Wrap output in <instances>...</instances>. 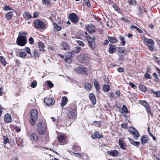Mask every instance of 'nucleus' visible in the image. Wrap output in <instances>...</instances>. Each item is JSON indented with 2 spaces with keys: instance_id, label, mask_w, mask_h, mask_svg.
I'll list each match as a JSON object with an SVG mask.
<instances>
[{
  "instance_id": "1",
  "label": "nucleus",
  "mask_w": 160,
  "mask_h": 160,
  "mask_svg": "<svg viewBox=\"0 0 160 160\" xmlns=\"http://www.w3.org/2000/svg\"><path fill=\"white\" fill-rule=\"evenodd\" d=\"M27 42L26 34L24 32H19V36L17 39V44L20 46H24Z\"/></svg>"
},
{
  "instance_id": "2",
  "label": "nucleus",
  "mask_w": 160,
  "mask_h": 160,
  "mask_svg": "<svg viewBox=\"0 0 160 160\" xmlns=\"http://www.w3.org/2000/svg\"><path fill=\"white\" fill-rule=\"evenodd\" d=\"M38 117V112L37 110L35 109L32 110L31 111V119L29 122L32 125L34 126L35 125Z\"/></svg>"
},
{
  "instance_id": "3",
  "label": "nucleus",
  "mask_w": 160,
  "mask_h": 160,
  "mask_svg": "<svg viewBox=\"0 0 160 160\" xmlns=\"http://www.w3.org/2000/svg\"><path fill=\"white\" fill-rule=\"evenodd\" d=\"M145 44L147 45L148 46L149 49L151 51L153 50V45L154 44V41L152 39H148L144 38L143 39Z\"/></svg>"
},
{
  "instance_id": "4",
  "label": "nucleus",
  "mask_w": 160,
  "mask_h": 160,
  "mask_svg": "<svg viewBox=\"0 0 160 160\" xmlns=\"http://www.w3.org/2000/svg\"><path fill=\"white\" fill-rule=\"evenodd\" d=\"M86 40L88 42L89 46L92 50H93L95 47V43L94 42L95 40V37H91L88 35L86 37Z\"/></svg>"
},
{
  "instance_id": "5",
  "label": "nucleus",
  "mask_w": 160,
  "mask_h": 160,
  "mask_svg": "<svg viewBox=\"0 0 160 160\" xmlns=\"http://www.w3.org/2000/svg\"><path fill=\"white\" fill-rule=\"evenodd\" d=\"M34 24L35 27L37 29H43L46 27L44 22L38 19H37L34 21Z\"/></svg>"
},
{
  "instance_id": "6",
  "label": "nucleus",
  "mask_w": 160,
  "mask_h": 160,
  "mask_svg": "<svg viewBox=\"0 0 160 160\" xmlns=\"http://www.w3.org/2000/svg\"><path fill=\"white\" fill-rule=\"evenodd\" d=\"M58 143L61 145L66 144L68 142L66 137L63 135H58Z\"/></svg>"
},
{
  "instance_id": "7",
  "label": "nucleus",
  "mask_w": 160,
  "mask_h": 160,
  "mask_svg": "<svg viewBox=\"0 0 160 160\" xmlns=\"http://www.w3.org/2000/svg\"><path fill=\"white\" fill-rule=\"evenodd\" d=\"M76 72L78 74H86L87 73L88 70L87 68L78 67L75 69Z\"/></svg>"
},
{
  "instance_id": "8",
  "label": "nucleus",
  "mask_w": 160,
  "mask_h": 160,
  "mask_svg": "<svg viewBox=\"0 0 160 160\" xmlns=\"http://www.w3.org/2000/svg\"><path fill=\"white\" fill-rule=\"evenodd\" d=\"M69 18L72 22L77 23L78 21V17L74 13H71L69 15Z\"/></svg>"
},
{
  "instance_id": "9",
  "label": "nucleus",
  "mask_w": 160,
  "mask_h": 160,
  "mask_svg": "<svg viewBox=\"0 0 160 160\" xmlns=\"http://www.w3.org/2000/svg\"><path fill=\"white\" fill-rule=\"evenodd\" d=\"M86 30L89 33L95 32V27L92 24H88L86 25L85 27Z\"/></svg>"
},
{
  "instance_id": "10",
  "label": "nucleus",
  "mask_w": 160,
  "mask_h": 160,
  "mask_svg": "<svg viewBox=\"0 0 160 160\" xmlns=\"http://www.w3.org/2000/svg\"><path fill=\"white\" fill-rule=\"evenodd\" d=\"M44 103L47 106H49L54 104V100L50 98H46L44 100Z\"/></svg>"
},
{
  "instance_id": "11",
  "label": "nucleus",
  "mask_w": 160,
  "mask_h": 160,
  "mask_svg": "<svg viewBox=\"0 0 160 160\" xmlns=\"http://www.w3.org/2000/svg\"><path fill=\"white\" fill-rule=\"evenodd\" d=\"M67 116L70 119H74L76 118V116L75 114V110H71L68 113Z\"/></svg>"
},
{
  "instance_id": "12",
  "label": "nucleus",
  "mask_w": 160,
  "mask_h": 160,
  "mask_svg": "<svg viewBox=\"0 0 160 160\" xmlns=\"http://www.w3.org/2000/svg\"><path fill=\"white\" fill-rule=\"evenodd\" d=\"M119 144L120 147L123 150L126 149V145L122 139H119Z\"/></svg>"
},
{
  "instance_id": "13",
  "label": "nucleus",
  "mask_w": 160,
  "mask_h": 160,
  "mask_svg": "<svg viewBox=\"0 0 160 160\" xmlns=\"http://www.w3.org/2000/svg\"><path fill=\"white\" fill-rule=\"evenodd\" d=\"M107 153L108 154L114 157H117L118 155V152L116 150L108 151Z\"/></svg>"
},
{
  "instance_id": "14",
  "label": "nucleus",
  "mask_w": 160,
  "mask_h": 160,
  "mask_svg": "<svg viewBox=\"0 0 160 160\" xmlns=\"http://www.w3.org/2000/svg\"><path fill=\"white\" fill-rule=\"evenodd\" d=\"M61 49L64 50H68L69 48V46L68 43L66 42H63L60 45Z\"/></svg>"
},
{
  "instance_id": "15",
  "label": "nucleus",
  "mask_w": 160,
  "mask_h": 160,
  "mask_svg": "<svg viewBox=\"0 0 160 160\" xmlns=\"http://www.w3.org/2000/svg\"><path fill=\"white\" fill-rule=\"evenodd\" d=\"M109 52L111 54H113L116 51V46L114 45H112L111 44H109Z\"/></svg>"
},
{
  "instance_id": "16",
  "label": "nucleus",
  "mask_w": 160,
  "mask_h": 160,
  "mask_svg": "<svg viewBox=\"0 0 160 160\" xmlns=\"http://www.w3.org/2000/svg\"><path fill=\"white\" fill-rule=\"evenodd\" d=\"M37 126L38 128L39 129H46L47 128V125L44 122H39L37 124Z\"/></svg>"
},
{
  "instance_id": "17",
  "label": "nucleus",
  "mask_w": 160,
  "mask_h": 160,
  "mask_svg": "<svg viewBox=\"0 0 160 160\" xmlns=\"http://www.w3.org/2000/svg\"><path fill=\"white\" fill-rule=\"evenodd\" d=\"M23 16L24 18L27 20H29L32 18V16L29 12L27 11H25L23 13Z\"/></svg>"
},
{
  "instance_id": "18",
  "label": "nucleus",
  "mask_w": 160,
  "mask_h": 160,
  "mask_svg": "<svg viewBox=\"0 0 160 160\" xmlns=\"http://www.w3.org/2000/svg\"><path fill=\"white\" fill-rule=\"evenodd\" d=\"M4 120L7 122H10L12 121L10 114H7L4 116Z\"/></svg>"
},
{
  "instance_id": "19",
  "label": "nucleus",
  "mask_w": 160,
  "mask_h": 160,
  "mask_svg": "<svg viewBox=\"0 0 160 160\" xmlns=\"http://www.w3.org/2000/svg\"><path fill=\"white\" fill-rule=\"evenodd\" d=\"M89 99L92 101V104L93 105L95 104L96 103V100L94 95L93 94L91 93L89 94Z\"/></svg>"
},
{
  "instance_id": "20",
  "label": "nucleus",
  "mask_w": 160,
  "mask_h": 160,
  "mask_svg": "<svg viewBox=\"0 0 160 160\" xmlns=\"http://www.w3.org/2000/svg\"><path fill=\"white\" fill-rule=\"evenodd\" d=\"M148 137L146 135H143L142 136L141 139V141L142 143L144 144L147 143L148 140Z\"/></svg>"
},
{
  "instance_id": "21",
  "label": "nucleus",
  "mask_w": 160,
  "mask_h": 160,
  "mask_svg": "<svg viewBox=\"0 0 160 160\" xmlns=\"http://www.w3.org/2000/svg\"><path fill=\"white\" fill-rule=\"evenodd\" d=\"M30 138L31 140H33L35 141H37L39 140L38 136L34 133L31 134L30 136Z\"/></svg>"
},
{
  "instance_id": "22",
  "label": "nucleus",
  "mask_w": 160,
  "mask_h": 160,
  "mask_svg": "<svg viewBox=\"0 0 160 160\" xmlns=\"http://www.w3.org/2000/svg\"><path fill=\"white\" fill-rule=\"evenodd\" d=\"M92 137L93 138H100L102 137V136L100 135L98 132H96L92 135Z\"/></svg>"
},
{
  "instance_id": "23",
  "label": "nucleus",
  "mask_w": 160,
  "mask_h": 160,
  "mask_svg": "<svg viewBox=\"0 0 160 160\" xmlns=\"http://www.w3.org/2000/svg\"><path fill=\"white\" fill-rule=\"evenodd\" d=\"M131 133L134 135L135 137L134 138L135 140H137L140 135V134L136 129L135 130V131H134Z\"/></svg>"
},
{
  "instance_id": "24",
  "label": "nucleus",
  "mask_w": 160,
  "mask_h": 160,
  "mask_svg": "<svg viewBox=\"0 0 160 160\" xmlns=\"http://www.w3.org/2000/svg\"><path fill=\"white\" fill-rule=\"evenodd\" d=\"M68 99L66 97H64L63 98L62 102L61 103V105L62 107H63L65 105L67 102H68Z\"/></svg>"
},
{
  "instance_id": "25",
  "label": "nucleus",
  "mask_w": 160,
  "mask_h": 160,
  "mask_svg": "<svg viewBox=\"0 0 160 160\" xmlns=\"http://www.w3.org/2000/svg\"><path fill=\"white\" fill-rule=\"evenodd\" d=\"M108 40L112 43H114L117 42V40L116 38L114 37H108Z\"/></svg>"
},
{
  "instance_id": "26",
  "label": "nucleus",
  "mask_w": 160,
  "mask_h": 160,
  "mask_svg": "<svg viewBox=\"0 0 160 160\" xmlns=\"http://www.w3.org/2000/svg\"><path fill=\"white\" fill-rule=\"evenodd\" d=\"M139 88L141 91L145 92L147 91V88L142 84H140L139 86Z\"/></svg>"
},
{
  "instance_id": "27",
  "label": "nucleus",
  "mask_w": 160,
  "mask_h": 160,
  "mask_svg": "<svg viewBox=\"0 0 160 160\" xmlns=\"http://www.w3.org/2000/svg\"><path fill=\"white\" fill-rule=\"evenodd\" d=\"M0 61L1 62L2 65L4 66H5L6 65L7 62L6 60L2 56H0Z\"/></svg>"
},
{
  "instance_id": "28",
  "label": "nucleus",
  "mask_w": 160,
  "mask_h": 160,
  "mask_svg": "<svg viewBox=\"0 0 160 160\" xmlns=\"http://www.w3.org/2000/svg\"><path fill=\"white\" fill-rule=\"evenodd\" d=\"M79 58L83 62L85 61L88 59V58L85 54H82L79 56Z\"/></svg>"
},
{
  "instance_id": "29",
  "label": "nucleus",
  "mask_w": 160,
  "mask_h": 160,
  "mask_svg": "<svg viewBox=\"0 0 160 160\" xmlns=\"http://www.w3.org/2000/svg\"><path fill=\"white\" fill-rule=\"evenodd\" d=\"M42 3L45 4L47 7H50L52 5L51 2L49 0H42Z\"/></svg>"
},
{
  "instance_id": "30",
  "label": "nucleus",
  "mask_w": 160,
  "mask_h": 160,
  "mask_svg": "<svg viewBox=\"0 0 160 160\" xmlns=\"http://www.w3.org/2000/svg\"><path fill=\"white\" fill-rule=\"evenodd\" d=\"M38 44L39 50L41 51H44V43L41 42H38Z\"/></svg>"
},
{
  "instance_id": "31",
  "label": "nucleus",
  "mask_w": 160,
  "mask_h": 160,
  "mask_svg": "<svg viewBox=\"0 0 160 160\" xmlns=\"http://www.w3.org/2000/svg\"><path fill=\"white\" fill-rule=\"evenodd\" d=\"M65 56L66 58H71L73 57L74 55L72 52H68L65 53Z\"/></svg>"
},
{
  "instance_id": "32",
  "label": "nucleus",
  "mask_w": 160,
  "mask_h": 160,
  "mask_svg": "<svg viewBox=\"0 0 160 160\" xmlns=\"http://www.w3.org/2000/svg\"><path fill=\"white\" fill-rule=\"evenodd\" d=\"M72 148L74 151H78L80 149V147L76 144H74L72 146Z\"/></svg>"
},
{
  "instance_id": "33",
  "label": "nucleus",
  "mask_w": 160,
  "mask_h": 160,
  "mask_svg": "<svg viewBox=\"0 0 160 160\" xmlns=\"http://www.w3.org/2000/svg\"><path fill=\"white\" fill-rule=\"evenodd\" d=\"M103 88L104 91L108 92L110 89V86L109 85H104Z\"/></svg>"
},
{
  "instance_id": "34",
  "label": "nucleus",
  "mask_w": 160,
  "mask_h": 160,
  "mask_svg": "<svg viewBox=\"0 0 160 160\" xmlns=\"http://www.w3.org/2000/svg\"><path fill=\"white\" fill-rule=\"evenodd\" d=\"M46 84L51 88L54 86V84L50 81H47L46 82Z\"/></svg>"
},
{
  "instance_id": "35",
  "label": "nucleus",
  "mask_w": 160,
  "mask_h": 160,
  "mask_svg": "<svg viewBox=\"0 0 160 160\" xmlns=\"http://www.w3.org/2000/svg\"><path fill=\"white\" fill-rule=\"evenodd\" d=\"M19 56L22 58H25L27 55V54L24 52H20L18 54Z\"/></svg>"
},
{
  "instance_id": "36",
  "label": "nucleus",
  "mask_w": 160,
  "mask_h": 160,
  "mask_svg": "<svg viewBox=\"0 0 160 160\" xmlns=\"http://www.w3.org/2000/svg\"><path fill=\"white\" fill-rule=\"evenodd\" d=\"M119 39L121 42V44L122 46H124L126 43V42L123 37L120 36L119 37Z\"/></svg>"
},
{
  "instance_id": "37",
  "label": "nucleus",
  "mask_w": 160,
  "mask_h": 160,
  "mask_svg": "<svg viewBox=\"0 0 160 160\" xmlns=\"http://www.w3.org/2000/svg\"><path fill=\"white\" fill-rule=\"evenodd\" d=\"M81 158L84 160H88V156L86 154L81 153Z\"/></svg>"
},
{
  "instance_id": "38",
  "label": "nucleus",
  "mask_w": 160,
  "mask_h": 160,
  "mask_svg": "<svg viewBox=\"0 0 160 160\" xmlns=\"http://www.w3.org/2000/svg\"><path fill=\"white\" fill-rule=\"evenodd\" d=\"M92 87L91 84L89 83H87L85 84V89L88 91L90 90Z\"/></svg>"
},
{
  "instance_id": "39",
  "label": "nucleus",
  "mask_w": 160,
  "mask_h": 160,
  "mask_svg": "<svg viewBox=\"0 0 160 160\" xmlns=\"http://www.w3.org/2000/svg\"><path fill=\"white\" fill-rule=\"evenodd\" d=\"M122 108L121 109L122 111L121 112L122 113H128V109L126 106L123 105L122 107Z\"/></svg>"
},
{
  "instance_id": "40",
  "label": "nucleus",
  "mask_w": 160,
  "mask_h": 160,
  "mask_svg": "<svg viewBox=\"0 0 160 160\" xmlns=\"http://www.w3.org/2000/svg\"><path fill=\"white\" fill-rule=\"evenodd\" d=\"M151 92L154 93L157 97H160V91H155L153 89H151Z\"/></svg>"
},
{
  "instance_id": "41",
  "label": "nucleus",
  "mask_w": 160,
  "mask_h": 160,
  "mask_svg": "<svg viewBox=\"0 0 160 160\" xmlns=\"http://www.w3.org/2000/svg\"><path fill=\"white\" fill-rule=\"evenodd\" d=\"M131 29L134 28L136 29L137 30V31H138L140 33H142L143 32L142 31L141 29H139L135 26L133 25L131 26Z\"/></svg>"
},
{
  "instance_id": "42",
  "label": "nucleus",
  "mask_w": 160,
  "mask_h": 160,
  "mask_svg": "<svg viewBox=\"0 0 160 160\" xmlns=\"http://www.w3.org/2000/svg\"><path fill=\"white\" fill-rule=\"evenodd\" d=\"M16 142L18 143V144L19 143L20 144H21L23 142V140L20 137H18L16 138Z\"/></svg>"
},
{
  "instance_id": "43",
  "label": "nucleus",
  "mask_w": 160,
  "mask_h": 160,
  "mask_svg": "<svg viewBox=\"0 0 160 160\" xmlns=\"http://www.w3.org/2000/svg\"><path fill=\"white\" fill-rule=\"evenodd\" d=\"M139 102L140 104L143 106L145 108L148 105L145 101L140 100L139 101Z\"/></svg>"
},
{
  "instance_id": "44",
  "label": "nucleus",
  "mask_w": 160,
  "mask_h": 160,
  "mask_svg": "<svg viewBox=\"0 0 160 160\" xmlns=\"http://www.w3.org/2000/svg\"><path fill=\"white\" fill-rule=\"evenodd\" d=\"M118 52L122 54V56H123L124 54H125V50L124 48H119V49Z\"/></svg>"
},
{
  "instance_id": "45",
  "label": "nucleus",
  "mask_w": 160,
  "mask_h": 160,
  "mask_svg": "<svg viewBox=\"0 0 160 160\" xmlns=\"http://www.w3.org/2000/svg\"><path fill=\"white\" fill-rule=\"evenodd\" d=\"M12 11L9 12L6 15V17L8 19H10L12 16Z\"/></svg>"
},
{
  "instance_id": "46",
  "label": "nucleus",
  "mask_w": 160,
  "mask_h": 160,
  "mask_svg": "<svg viewBox=\"0 0 160 160\" xmlns=\"http://www.w3.org/2000/svg\"><path fill=\"white\" fill-rule=\"evenodd\" d=\"M54 26L55 29L58 31H60L61 29V27L58 25L56 23L54 24Z\"/></svg>"
},
{
  "instance_id": "47",
  "label": "nucleus",
  "mask_w": 160,
  "mask_h": 160,
  "mask_svg": "<svg viewBox=\"0 0 160 160\" xmlns=\"http://www.w3.org/2000/svg\"><path fill=\"white\" fill-rule=\"evenodd\" d=\"M94 84L95 88L97 89H98L99 88V85L98 82L96 81L95 80L94 82Z\"/></svg>"
},
{
  "instance_id": "48",
  "label": "nucleus",
  "mask_w": 160,
  "mask_h": 160,
  "mask_svg": "<svg viewBox=\"0 0 160 160\" xmlns=\"http://www.w3.org/2000/svg\"><path fill=\"white\" fill-rule=\"evenodd\" d=\"M138 9L140 14L143 13L144 12H146V11L145 9L143 8H142L141 7H139Z\"/></svg>"
},
{
  "instance_id": "49",
  "label": "nucleus",
  "mask_w": 160,
  "mask_h": 160,
  "mask_svg": "<svg viewBox=\"0 0 160 160\" xmlns=\"http://www.w3.org/2000/svg\"><path fill=\"white\" fill-rule=\"evenodd\" d=\"M45 129H43L42 128L41 129H38V133L39 134L41 135H43L44 134V132Z\"/></svg>"
},
{
  "instance_id": "50",
  "label": "nucleus",
  "mask_w": 160,
  "mask_h": 160,
  "mask_svg": "<svg viewBox=\"0 0 160 160\" xmlns=\"http://www.w3.org/2000/svg\"><path fill=\"white\" fill-rule=\"evenodd\" d=\"M37 85V82L36 81L34 80L31 83V86L32 88H35Z\"/></svg>"
},
{
  "instance_id": "51",
  "label": "nucleus",
  "mask_w": 160,
  "mask_h": 160,
  "mask_svg": "<svg viewBox=\"0 0 160 160\" xmlns=\"http://www.w3.org/2000/svg\"><path fill=\"white\" fill-rule=\"evenodd\" d=\"M145 108L146 110L148 113H149L150 114H152V112L151 111V109L148 105Z\"/></svg>"
},
{
  "instance_id": "52",
  "label": "nucleus",
  "mask_w": 160,
  "mask_h": 160,
  "mask_svg": "<svg viewBox=\"0 0 160 160\" xmlns=\"http://www.w3.org/2000/svg\"><path fill=\"white\" fill-rule=\"evenodd\" d=\"M76 42L79 45L82 47L84 46V43L82 41L80 40H77Z\"/></svg>"
},
{
  "instance_id": "53",
  "label": "nucleus",
  "mask_w": 160,
  "mask_h": 160,
  "mask_svg": "<svg viewBox=\"0 0 160 160\" xmlns=\"http://www.w3.org/2000/svg\"><path fill=\"white\" fill-rule=\"evenodd\" d=\"M65 61L68 63H70L72 62V60L71 58H66L65 59Z\"/></svg>"
},
{
  "instance_id": "54",
  "label": "nucleus",
  "mask_w": 160,
  "mask_h": 160,
  "mask_svg": "<svg viewBox=\"0 0 160 160\" xmlns=\"http://www.w3.org/2000/svg\"><path fill=\"white\" fill-rule=\"evenodd\" d=\"M136 129H135L133 127H130L128 129V131L130 133H132L134 131H135V130Z\"/></svg>"
},
{
  "instance_id": "55",
  "label": "nucleus",
  "mask_w": 160,
  "mask_h": 160,
  "mask_svg": "<svg viewBox=\"0 0 160 160\" xmlns=\"http://www.w3.org/2000/svg\"><path fill=\"white\" fill-rule=\"evenodd\" d=\"M3 139L4 141V143L6 144L9 142V140L8 138L5 136L3 137Z\"/></svg>"
},
{
  "instance_id": "56",
  "label": "nucleus",
  "mask_w": 160,
  "mask_h": 160,
  "mask_svg": "<svg viewBox=\"0 0 160 160\" xmlns=\"http://www.w3.org/2000/svg\"><path fill=\"white\" fill-rule=\"evenodd\" d=\"M3 8L5 10H9L11 9L8 6L6 5H5L3 7Z\"/></svg>"
},
{
  "instance_id": "57",
  "label": "nucleus",
  "mask_w": 160,
  "mask_h": 160,
  "mask_svg": "<svg viewBox=\"0 0 160 160\" xmlns=\"http://www.w3.org/2000/svg\"><path fill=\"white\" fill-rule=\"evenodd\" d=\"M25 50L26 52L29 54H31V51L30 48L28 47H26Z\"/></svg>"
},
{
  "instance_id": "58",
  "label": "nucleus",
  "mask_w": 160,
  "mask_h": 160,
  "mask_svg": "<svg viewBox=\"0 0 160 160\" xmlns=\"http://www.w3.org/2000/svg\"><path fill=\"white\" fill-rule=\"evenodd\" d=\"M81 48L79 47H77L75 48V49L76 50V52L77 53H79L80 52V50H81Z\"/></svg>"
},
{
  "instance_id": "59",
  "label": "nucleus",
  "mask_w": 160,
  "mask_h": 160,
  "mask_svg": "<svg viewBox=\"0 0 160 160\" xmlns=\"http://www.w3.org/2000/svg\"><path fill=\"white\" fill-rule=\"evenodd\" d=\"M153 59L155 60V61L159 65H160V60H158L157 58L155 56L153 57Z\"/></svg>"
},
{
  "instance_id": "60",
  "label": "nucleus",
  "mask_w": 160,
  "mask_h": 160,
  "mask_svg": "<svg viewBox=\"0 0 160 160\" xmlns=\"http://www.w3.org/2000/svg\"><path fill=\"white\" fill-rule=\"evenodd\" d=\"M29 43L31 44H32L34 43V40L32 37L29 38Z\"/></svg>"
},
{
  "instance_id": "61",
  "label": "nucleus",
  "mask_w": 160,
  "mask_h": 160,
  "mask_svg": "<svg viewBox=\"0 0 160 160\" xmlns=\"http://www.w3.org/2000/svg\"><path fill=\"white\" fill-rule=\"evenodd\" d=\"M85 1V2L86 4V5H87V6L88 7H90L91 6V4L90 3L89 0H84Z\"/></svg>"
},
{
  "instance_id": "62",
  "label": "nucleus",
  "mask_w": 160,
  "mask_h": 160,
  "mask_svg": "<svg viewBox=\"0 0 160 160\" xmlns=\"http://www.w3.org/2000/svg\"><path fill=\"white\" fill-rule=\"evenodd\" d=\"M145 77L149 79H151L152 78L150 74L148 73H145Z\"/></svg>"
},
{
  "instance_id": "63",
  "label": "nucleus",
  "mask_w": 160,
  "mask_h": 160,
  "mask_svg": "<svg viewBox=\"0 0 160 160\" xmlns=\"http://www.w3.org/2000/svg\"><path fill=\"white\" fill-rule=\"evenodd\" d=\"M94 123H95V125L97 126L98 127H99L100 125V122L99 121H94Z\"/></svg>"
},
{
  "instance_id": "64",
  "label": "nucleus",
  "mask_w": 160,
  "mask_h": 160,
  "mask_svg": "<svg viewBox=\"0 0 160 160\" xmlns=\"http://www.w3.org/2000/svg\"><path fill=\"white\" fill-rule=\"evenodd\" d=\"M74 154L75 157H77L78 158L80 157L81 158V153L80 154L79 153H74Z\"/></svg>"
}]
</instances>
